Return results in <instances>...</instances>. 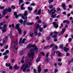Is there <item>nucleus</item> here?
Segmentation results:
<instances>
[{
	"label": "nucleus",
	"mask_w": 73,
	"mask_h": 73,
	"mask_svg": "<svg viewBox=\"0 0 73 73\" xmlns=\"http://www.w3.org/2000/svg\"><path fill=\"white\" fill-rule=\"evenodd\" d=\"M27 33V31H24V35L23 36H25V35H26V34Z\"/></svg>",
	"instance_id": "obj_40"
},
{
	"label": "nucleus",
	"mask_w": 73,
	"mask_h": 73,
	"mask_svg": "<svg viewBox=\"0 0 73 73\" xmlns=\"http://www.w3.org/2000/svg\"><path fill=\"white\" fill-rule=\"evenodd\" d=\"M54 35H60V33L56 31H54Z\"/></svg>",
	"instance_id": "obj_18"
},
{
	"label": "nucleus",
	"mask_w": 73,
	"mask_h": 73,
	"mask_svg": "<svg viewBox=\"0 0 73 73\" xmlns=\"http://www.w3.org/2000/svg\"><path fill=\"white\" fill-rule=\"evenodd\" d=\"M52 7H53V6L52 5H50L49 7V8L50 9H51V8H52Z\"/></svg>",
	"instance_id": "obj_60"
},
{
	"label": "nucleus",
	"mask_w": 73,
	"mask_h": 73,
	"mask_svg": "<svg viewBox=\"0 0 73 73\" xmlns=\"http://www.w3.org/2000/svg\"><path fill=\"white\" fill-rule=\"evenodd\" d=\"M58 62H60V61H61V59L60 58H59L58 59Z\"/></svg>",
	"instance_id": "obj_51"
},
{
	"label": "nucleus",
	"mask_w": 73,
	"mask_h": 73,
	"mask_svg": "<svg viewBox=\"0 0 73 73\" xmlns=\"http://www.w3.org/2000/svg\"><path fill=\"white\" fill-rule=\"evenodd\" d=\"M23 20L22 19H21L20 21V23H21V24H22L23 23Z\"/></svg>",
	"instance_id": "obj_42"
},
{
	"label": "nucleus",
	"mask_w": 73,
	"mask_h": 73,
	"mask_svg": "<svg viewBox=\"0 0 73 73\" xmlns=\"http://www.w3.org/2000/svg\"><path fill=\"white\" fill-rule=\"evenodd\" d=\"M24 61L23 60H22L21 61V63H24Z\"/></svg>",
	"instance_id": "obj_63"
},
{
	"label": "nucleus",
	"mask_w": 73,
	"mask_h": 73,
	"mask_svg": "<svg viewBox=\"0 0 73 73\" xmlns=\"http://www.w3.org/2000/svg\"><path fill=\"white\" fill-rule=\"evenodd\" d=\"M40 13H41V9H40L38 12L37 15H39V14H40Z\"/></svg>",
	"instance_id": "obj_25"
},
{
	"label": "nucleus",
	"mask_w": 73,
	"mask_h": 73,
	"mask_svg": "<svg viewBox=\"0 0 73 73\" xmlns=\"http://www.w3.org/2000/svg\"><path fill=\"white\" fill-rule=\"evenodd\" d=\"M48 13H50H50H51V12H52V15L51 16V17H52V18H56V16L57 15V14L55 13H56V11L55 9H52L50 11L49 9H48Z\"/></svg>",
	"instance_id": "obj_4"
},
{
	"label": "nucleus",
	"mask_w": 73,
	"mask_h": 73,
	"mask_svg": "<svg viewBox=\"0 0 73 73\" xmlns=\"http://www.w3.org/2000/svg\"><path fill=\"white\" fill-rule=\"evenodd\" d=\"M42 22L41 21V20H39L38 21V23H41V22Z\"/></svg>",
	"instance_id": "obj_61"
},
{
	"label": "nucleus",
	"mask_w": 73,
	"mask_h": 73,
	"mask_svg": "<svg viewBox=\"0 0 73 73\" xmlns=\"http://www.w3.org/2000/svg\"><path fill=\"white\" fill-rule=\"evenodd\" d=\"M72 41V38H70L68 39V41L69 42H71Z\"/></svg>",
	"instance_id": "obj_39"
},
{
	"label": "nucleus",
	"mask_w": 73,
	"mask_h": 73,
	"mask_svg": "<svg viewBox=\"0 0 73 73\" xmlns=\"http://www.w3.org/2000/svg\"><path fill=\"white\" fill-rule=\"evenodd\" d=\"M45 72H48V69H45L44 70Z\"/></svg>",
	"instance_id": "obj_37"
},
{
	"label": "nucleus",
	"mask_w": 73,
	"mask_h": 73,
	"mask_svg": "<svg viewBox=\"0 0 73 73\" xmlns=\"http://www.w3.org/2000/svg\"><path fill=\"white\" fill-rule=\"evenodd\" d=\"M58 64L59 65V66H61V65H62V63L59 62L58 63Z\"/></svg>",
	"instance_id": "obj_34"
},
{
	"label": "nucleus",
	"mask_w": 73,
	"mask_h": 73,
	"mask_svg": "<svg viewBox=\"0 0 73 73\" xmlns=\"http://www.w3.org/2000/svg\"><path fill=\"white\" fill-rule=\"evenodd\" d=\"M21 8V9H22V10H24V9H25V7H23Z\"/></svg>",
	"instance_id": "obj_50"
},
{
	"label": "nucleus",
	"mask_w": 73,
	"mask_h": 73,
	"mask_svg": "<svg viewBox=\"0 0 73 73\" xmlns=\"http://www.w3.org/2000/svg\"><path fill=\"white\" fill-rule=\"evenodd\" d=\"M12 10H11V8L9 7L7 9H5V10H4L3 15H4L7 12H11Z\"/></svg>",
	"instance_id": "obj_7"
},
{
	"label": "nucleus",
	"mask_w": 73,
	"mask_h": 73,
	"mask_svg": "<svg viewBox=\"0 0 73 73\" xmlns=\"http://www.w3.org/2000/svg\"><path fill=\"white\" fill-rule=\"evenodd\" d=\"M7 25L5 24L3 28H2L1 27H0V29H2V32L3 33H5V32H6L7 31Z\"/></svg>",
	"instance_id": "obj_6"
},
{
	"label": "nucleus",
	"mask_w": 73,
	"mask_h": 73,
	"mask_svg": "<svg viewBox=\"0 0 73 73\" xmlns=\"http://www.w3.org/2000/svg\"><path fill=\"white\" fill-rule=\"evenodd\" d=\"M6 66H9L10 69H12V66H11V63H6Z\"/></svg>",
	"instance_id": "obj_11"
},
{
	"label": "nucleus",
	"mask_w": 73,
	"mask_h": 73,
	"mask_svg": "<svg viewBox=\"0 0 73 73\" xmlns=\"http://www.w3.org/2000/svg\"><path fill=\"white\" fill-rule=\"evenodd\" d=\"M34 33L35 35H37V31L36 30H35L34 31Z\"/></svg>",
	"instance_id": "obj_27"
},
{
	"label": "nucleus",
	"mask_w": 73,
	"mask_h": 73,
	"mask_svg": "<svg viewBox=\"0 0 73 73\" xmlns=\"http://www.w3.org/2000/svg\"><path fill=\"white\" fill-rule=\"evenodd\" d=\"M23 2V0H20L19 1V2L20 3H22Z\"/></svg>",
	"instance_id": "obj_44"
},
{
	"label": "nucleus",
	"mask_w": 73,
	"mask_h": 73,
	"mask_svg": "<svg viewBox=\"0 0 73 73\" xmlns=\"http://www.w3.org/2000/svg\"><path fill=\"white\" fill-rule=\"evenodd\" d=\"M27 68H29V66L28 65V64H23L22 66L21 67V69L23 72H25L26 71L27 72H29L31 71V70L29 69H27L26 70V69Z\"/></svg>",
	"instance_id": "obj_3"
},
{
	"label": "nucleus",
	"mask_w": 73,
	"mask_h": 73,
	"mask_svg": "<svg viewBox=\"0 0 73 73\" xmlns=\"http://www.w3.org/2000/svg\"><path fill=\"white\" fill-rule=\"evenodd\" d=\"M64 51H65V52H68V51L69 50V48L65 47L64 48Z\"/></svg>",
	"instance_id": "obj_21"
},
{
	"label": "nucleus",
	"mask_w": 73,
	"mask_h": 73,
	"mask_svg": "<svg viewBox=\"0 0 73 73\" xmlns=\"http://www.w3.org/2000/svg\"><path fill=\"white\" fill-rule=\"evenodd\" d=\"M14 14L15 15V18H18V15H17V13L16 12H15Z\"/></svg>",
	"instance_id": "obj_20"
},
{
	"label": "nucleus",
	"mask_w": 73,
	"mask_h": 73,
	"mask_svg": "<svg viewBox=\"0 0 73 73\" xmlns=\"http://www.w3.org/2000/svg\"><path fill=\"white\" fill-rule=\"evenodd\" d=\"M40 60V58H39L36 59V61L37 62H38Z\"/></svg>",
	"instance_id": "obj_26"
},
{
	"label": "nucleus",
	"mask_w": 73,
	"mask_h": 73,
	"mask_svg": "<svg viewBox=\"0 0 73 73\" xmlns=\"http://www.w3.org/2000/svg\"><path fill=\"white\" fill-rule=\"evenodd\" d=\"M4 59H7L8 58V56L7 55L5 56L4 57Z\"/></svg>",
	"instance_id": "obj_33"
},
{
	"label": "nucleus",
	"mask_w": 73,
	"mask_h": 73,
	"mask_svg": "<svg viewBox=\"0 0 73 73\" xmlns=\"http://www.w3.org/2000/svg\"><path fill=\"white\" fill-rule=\"evenodd\" d=\"M11 8L12 9H15V7L14 5H12L11 7Z\"/></svg>",
	"instance_id": "obj_29"
},
{
	"label": "nucleus",
	"mask_w": 73,
	"mask_h": 73,
	"mask_svg": "<svg viewBox=\"0 0 73 73\" xmlns=\"http://www.w3.org/2000/svg\"><path fill=\"white\" fill-rule=\"evenodd\" d=\"M52 24L54 25V26L55 28L57 29L58 27V25L56 22H54Z\"/></svg>",
	"instance_id": "obj_10"
},
{
	"label": "nucleus",
	"mask_w": 73,
	"mask_h": 73,
	"mask_svg": "<svg viewBox=\"0 0 73 73\" xmlns=\"http://www.w3.org/2000/svg\"><path fill=\"white\" fill-rule=\"evenodd\" d=\"M16 29H17L18 31L19 32V34H21V30L19 28V24H17L16 25Z\"/></svg>",
	"instance_id": "obj_8"
},
{
	"label": "nucleus",
	"mask_w": 73,
	"mask_h": 73,
	"mask_svg": "<svg viewBox=\"0 0 73 73\" xmlns=\"http://www.w3.org/2000/svg\"><path fill=\"white\" fill-rule=\"evenodd\" d=\"M21 40H22V38H20L19 42V44H20V43H24V42H25V41L26 40V39L25 38H24L23 40V41L21 42Z\"/></svg>",
	"instance_id": "obj_12"
},
{
	"label": "nucleus",
	"mask_w": 73,
	"mask_h": 73,
	"mask_svg": "<svg viewBox=\"0 0 73 73\" xmlns=\"http://www.w3.org/2000/svg\"><path fill=\"white\" fill-rule=\"evenodd\" d=\"M27 25H32L33 24V22H31V23H30L29 22H28L27 23Z\"/></svg>",
	"instance_id": "obj_19"
},
{
	"label": "nucleus",
	"mask_w": 73,
	"mask_h": 73,
	"mask_svg": "<svg viewBox=\"0 0 73 73\" xmlns=\"http://www.w3.org/2000/svg\"><path fill=\"white\" fill-rule=\"evenodd\" d=\"M15 59H11V62H15Z\"/></svg>",
	"instance_id": "obj_35"
},
{
	"label": "nucleus",
	"mask_w": 73,
	"mask_h": 73,
	"mask_svg": "<svg viewBox=\"0 0 73 73\" xmlns=\"http://www.w3.org/2000/svg\"><path fill=\"white\" fill-rule=\"evenodd\" d=\"M32 47L34 48H31L30 49V51L31 52L28 54V56L30 57L31 59L30 60L31 61H32V60L33 59V57L34 55V52H38V49H37L35 44L32 45L31 44H29L27 46V48L29 49Z\"/></svg>",
	"instance_id": "obj_1"
},
{
	"label": "nucleus",
	"mask_w": 73,
	"mask_h": 73,
	"mask_svg": "<svg viewBox=\"0 0 73 73\" xmlns=\"http://www.w3.org/2000/svg\"><path fill=\"white\" fill-rule=\"evenodd\" d=\"M66 30V29L65 28L62 30V32L60 33V34H63L64 32H65V30Z\"/></svg>",
	"instance_id": "obj_17"
},
{
	"label": "nucleus",
	"mask_w": 73,
	"mask_h": 73,
	"mask_svg": "<svg viewBox=\"0 0 73 73\" xmlns=\"http://www.w3.org/2000/svg\"><path fill=\"white\" fill-rule=\"evenodd\" d=\"M62 7L63 8H65L66 7L65 4H64L62 5Z\"/></svg>",
	"instance_id": "obj_31"
},
{
	"label": "nucleus",
	"mask_w": 73,
	"mask_h": 73,
	"mask_svg": "<svg viewBox=\"0 0 73 73\" xmlns=\"http://www.w3.org/2000/svg\"><path fill=\"white\" fill-rule=\"evenodd\" d=\"M63 23H62L61 24V26L60 27V28H62V27L63 25Z\"/></svg>",
	"instance_id": "obj_47"
},
{
	"label": "nucleus",
	"mask_w": 73,
	"mask_h": 73,
	"mask_svg": "<svg viewBox=\"0 0 73 73\" xmlns=\"http://www.w3.org/2000/svg\"><path fill=\"white\" fill-rule=\"evenodd\" d=\"M60 49H63V45H61L60 46Z\"/></svg>",
	"instance_id": "obj_32"
},
{
	"label": "nucleus",
	"mask_w": 73,
	"mask_h": 73,
	"mask_svg": "<svg viewBox=\"0 0 73 73\" xmlns=\"http://www.w3.org/2000/svg\"><path fill=\"white\" fill-rule=\"evenodd\" d=\"M66 23L67 24H69V21H68V20H66Z\"/></svg>",
	"instance_id": "obj_53"
},
{
	"label": "nucleus",
	"mask_w": 73,
	"mask_h": 73,
	"mask_svg": "<svg viewBox=\"0 0 73 73\" xmlns=\"http://www.w3.org/2000/svg\"><path fill=\"white\" fill-rule=\"evenodd\" d=\"M8 38V36H5V39H4L3 40V43H5V42H7V38Z\"/></svg>",
	"instance_id": "obj_14"
},
{
	"label": "nucleus",
	"mask_w": 73,
	"mask_h": 73,
	"mask_svg": "<svg viewBox=\"0 0 73 73\" xmlns=\"http://www.w3.org/2000/svg\"><path fill=\"white\" fill-rule=\"evenodd\" d=\"M53 45H54V44H52L50 45V46H49V48H51V47H52V46H53Z\"/></svg>",
	"instance_id": "obj_46"
},
{
	"label": "nucleus",
	"mask_w": 73,
	"mask_h": 73,
	"mask_svg": "<svg viewBox=\"0 0 73 73\" xmlns=\"http://www.w3.org/2000/svg\"><path fill=\"white\" fill-rule=\"evenodd\" d=\"M41 35V33H39L38 34V36H40Z\"/></svg>",
	"instance_id": "obj_64"
},
{
	"label": "nucleus",
	"mask_w": 73,
	"mask_h": 73,
	"mask_svg": "<svg viewBox=\"0 0 73 73\" xmlns=\"http://www.w3.org/2000/svg\"><path fill=\"white\" fill-rule=\"evenodd\" d=\"M28 64L30 66H31L32 65V62H30L28 63Z\"/></svg>",
	"instance_id": "obj_41"
},
{
	"label": "nucleus",
	"mask_w": 73,
	"mask_h": 73,
	"mask_svg": "<svg viewBox=\"0 0 73 73\" xmlns=\"http://www.w3.org/2000/svg\"><path fill=\"white\" fill-rule=\"evenodd\" d=\"M37 12V9H36L34 11V13H36Z\"/></svg>",
	"instance_id": "obj_55"
},
{
	"label": "nucleus",
	"mask_w": 73,
	"mask_h": 73,
	"mask_svg": "<svg viewBox=\"0 0 73 73\" xmlns=\"http://www.w3.org/2000/svg\"><path fill=\"white\" fill-rule=\"evenodd\" d=\"M56 54H58V56H60L61 55V53L60 52H59L58 51H57L56 52Z\"/></svg>",
	"instance_id": "obj_15"
},
{
	"label": "nucleus",
	"mask_w": 73,
	"mask_h": 73,
	"mask_svg": "<svg viewBox=\"0 0 73 73\" xmlns=\"http://www.w3.org/2000/svg\"><path fill=\"white\" fill-rule=\"evenodd\" d=\"M38 73H40L41 71V66L39 65L38 66Z\"/></svg>",
	"instance_id": "obj_13"
},
{
	"label": "nucleus",
	"mask_w": 73,
	"mask_h": 73,
	"mask_svg": "<svg viewBox=\"0 0 73 73\" xmlns=\"http://www.w3.org/2000/svg\"><path fill=\"white\" fill-rule=\"evenodd\" d=\"M3 24H4L3 22H1L0 23V25H3Z\"/></svg>",
	"instance_id": "obj_58"
},
{
	"label": "nucleus",
	"mask_w": 73,
	"mask_h": 73,
	"mask_svg": "<svg viewBox=\"0 0 73 73\" xmlns=\"http://www.w3.org/2000/svg\"><path fill=\"white\" fill-rule=\"evenodd\" d=\"M47 26L45 24L43 26V28H46V27H47Z\"/></svg>",
	"instance_id": "obj_43"
},
{
	"label": "nucleus",
	"mask_w": 73,
	"mask_h": 73,
	"mask_svg": "<svg viewBox=\"0 0 73 73\" xmlns=\"http://www.w3.org/2000/svg\"><path fill=\"white\" fill-rule=\"evenodd\" d=\"M39 19V17L38 16H37L36 17V20H38Z\"/></svg>",
	"instance_id": "obj_59"
},
{
	"label": "nucleus",
	"mask_w": 73,
	"mask_h": 73,
	"mask_svg": "<svg viewBox=\"0 0 73 73\" xmlns=\"http://www.w3.org/2000/svg\"><path fill=\"white\" fill-rule=\"evenodd\" d=\"M73 62V58H72L71 60L69 62L68 64H70L71 62Z\"/></svg>",
	"instance_id": "obj_24"
},
{
	"label": "nucleus",
	"mask_w": 73,
	"mask_h": 73,
	"mask_svg": "<svg viewBox=\"0 0 73 73\" xmlns=\"http://www.w3.org/2000/svg\"><path fill=\"white\" fill-rule=\"evenodd\" d=\"M8 36H10L11 38H12V34L11 33H10L9 35L8 34Z\"/></svg>",
	"instance_id": "obj_45"
},
{
	"label": "nucleus",
	"mask_w": 73,
	"mask_h": 73,
	"mask_svg": "<svg viewBox=\"0 0 73 73\" xmlns=\"http://www.w3.org/2000/svg\"><path fill=\"white\" fill-rule=\"evenodd\" d=\"M28 9H29V11H32V7H28Z\"/></svg>",
	"instance_id": "obj_23"
},
{
	"label": "nucleus",
	"mask_w": 73,
	"mask_h": 73,
	"mask_svg": "<svg viewBox=\"0 0 73 73\" xmlns=\"http://www.w3.org/2000/svg\"><path fill=\"white\" fill-rule=\"evenodd\" d=\"M40 28L39 29V31L40 32H41L42 30H43V28H40V27L39 25V24H38L36 26V30H37L38 29V28Z\"/></svg>",
	"instance_id": "obj_9"
},
{
	"label": "nucleus",
	"mask_w": 73,
	"mask_h": 73,
	"mask_svg": "<svg viewBox=\"0 0 73 73\" xmlns=\"http://www.w3.org/2000/svg\"><path fill=\"white\" fill-rule=\"evenodd\" d=\"M4 8V7L3 6H0V9H3Z\"/></svg>",
	"instance_id": "obj_52"
},
{
	"label": "nucleus",
	"mask_w": 73,
	"mask_h": 73,
	"mask_svg": "<svg viewBox=\"0 0 73 73\" xmlns=\"http://www.w3.org/2000/svg\"><path fill=\"white\" fill-rule=\"evenodd\" d=\"M6 52L7 54H8V53H9V50H6Z\"/></svg>",
	"instance_id": "obj_57"
},
{
	"label": "nucleus",
	"mask_w": 73,
	"mask_h": 73,
	"mask_svg": "<svg viewBox=\"0 0 73 73\" xmlns=\"http://www.w3.org/2000/svg\"><path fill=\"white\" fill-rule=\"evenodd\" d=\"M52 2H53V0H49L48 1V2L49 3H51Z\"/></svg>",
	"instance_id": "obj_28"
},
{
	"label": "nucleus",
	"mask_w": 73,
	"mask_h": 73,
	"mask_svg": "<svg viewBox=\"0 0 73 73\" xmlns=\"http://www.w3.org/2000/svg\"><path fill=\"white\" fill-rule=\"evenodd\" d=\"M33 70H34V73H37V72H36V69H34Z\"/></svg>",
	"instance_id": "obj_49"
},
{
	"label": "nucleus",
	"mask_w": 73,
	"mask_h": 73,
	"mask_svg": "<svg viewBox=\"0 0 73 73\" xmlns=\"http://www.w3.org/2000/svg\"><path fill=\"white\" fill-rule=\"evenodd\" d=\"M23 54H24V52L23 51L21 52L20 53V54H21V55H23Z\"/></svg>",
	"instance_id": "obj_48"
},
{
	"label": "nucleus",
	"mask_w": 73,
	"mask_h": 73,
	"mask_svg": "<svg viewBox=\"0 0 73 73\" xmlns=\"http://www.w3.org/2000/svg\"><path fill=\"white\" fill-rule=\"evenodd\" d=\"M18 44V42L17 40H16L15 41V45L14 47V52L15 53H16L17 51V49H18V47H17V45Z\"/></svg>",
	"instance_id": "obj_5"
},
{
	"label": "nucleus",
	"mask_w": 73,
	"mask_h": 73,
	"mask_svg": "<svg viewBox=\"0 0 73 73\" xmlns=\"http://www.w3.org/2000/svg\"><path fill=\"white\" fill-rule=\"evenodd\" d=\"M50 37L48 36L47 37H46V40H49V39H50Z\"/></svg>",
	"instance_id": "obj_56"
},
{
	"label": "nucleus",
	"mask_w": 73,
	"mask_h": 73,
	"mask_svg": "<svg viewBox=\"0 0 73 73\" xmlns=\"http://www.w3.org/2000/svg\"><path fill=\"white\" fill-rule=\"evenodd\" d=\"M57 72H58V69L56 68L55 69V73H57Z\"/></svg>",
	"instance_id": "obj_36"
},
{
	"label": "nucleus",
	"mask_w": 73,
	"mask_h": 73,
	"mask_svg": "<svg viewBox=\"0 0 73 73\" xmlns=\"http://www.w3.org/2000/svg\"><path fill=\"white\" fill-rule=\"evenodd\" d=\"M49 48V46H46V47H44V49H48Z\"/></svg>",
	"instance_id": "obj_62"
},
{
	"label": "nucleus",
	"mask_w": 73,
	"mask_h": 73,
	"mask_svg": "<svg viewBox=\"0 0 73 73\" xmlns=\"http://www.w3.org/2000/svg\"><path fill=\"white\" fill-rule=\"evenodd\" d=\"M34 34L33 33H31L29 34V35L30 37H32L33 36Z\"/></svg>",
	"instance_id": "obj_22"
},
{
	"label": "nucleus",
	"mask_w": 73,
	"mask_h": 73,
	"mask_svg": "<svg viewBox=\"0 0 73 73\" xmlns=\"http://www.w3.org/2000/svg\"><path fill=\"white\" fill-rule=\"evenodd\" d=\"M40 54L42 55V56H44V53L43 52H41Z\"/></svg>",
	"instance_id": "obj_54"
},
{
	"label": "nucleus",
	"mask_w": 73,
	"mask_h": 73,
	"mask_svg": "<svg viewBox=\"0 0 73 73\" xmlns=\"http://www.w3.org/2000/svg\"><path fill=\"white\" fill-rule=\"evenodd\" d=\"M14 69L15 70L19 69V67H17V65H15L14 67Z\"/></svg>",
	"instance_id": "obj_16"
},
{
	"label": "nucleus",
	"mask_w": 73,
	"mask_h": 73,
	"mask_svg": "<svg viewBox=\"0 0 73 73\" xmlns=\"http://www.w3.org/2000/svg\"><path fill=\"white\" fill-rule=\"evenodd\" d=\"M31 5L32 6H35L36 5V4L34 3H32L31 4Z\"/></svg>",
	"instance_id": "obj_38"
},
{
	"label": "nucleus",
	"mask_w": 73,
	"mask_h": 73,
	"mask_svg": "<svg viewBox=\"0 0 73 73\" xmlns=\"http://www.w3.org/2000/svg\"><path fill=\"white\" fill-rule=\"evenodd\" d=\"M57 37V35H54L53 36H52V37H53L54 38H56Z\"/></svg>",
	"instance_id": "obj_30"
},
{
	"label": "nucleus",
	"mask_w": 73,
	"mask_h": 73,
	"mask_svg": "<svg viewBox=\"0 0 73 73\" xmlns=\"http://www.w3.org/2000/svg\"><path fill=\"white\" fill-rule=\"evenodd\" d=\"M28 13V11H25V13L23 14L24 16H22L23 15L21 14H18L19 16H21L22 18L23 19H25L24 22L23 24L24 25H25V24L27 23V16L28 14L27 13Z\"/></svg>",
	"instance_id": "obj_2"
}]
</instances>
